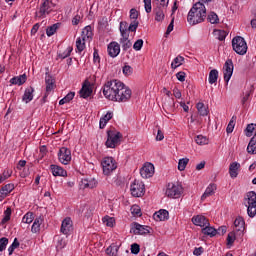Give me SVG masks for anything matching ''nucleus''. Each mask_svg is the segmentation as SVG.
Masks as SVG:
<instances>
[{"instance_id": "7c9ffc66", "label": "nucleus", "mask_w": 256, "mask_h": 256, "mask_svg": "<svg viewBox=\"0 0 256 256\" xmlns=\"http://www.w3.org/2000/svg\"><path fill=\"white\" fill-rule=\"evenodd\" d=\"M119 31L121 37H129V24L125 21L120 22Z\"/></svg>"}, {"instance_id": "680f3d73", "label": "nucleus", "mask_w": 256, "mask_h": 256, "mask_svg": "<svg viewBox=\"0 0 256 256\" xmlns=\"http://www.w3.org/2000/svg\"><path fill=\"white\" fill-rule=\"evenodd\" d=\"M144 3V9L146 11V13H151L152 11V6H151V0H143Z\"/></svg>"}, {"instance_id": "e2e57ef3", "label": "nucleus", "mask_w": 256, "mask_h": 256, "mask_svg": "<svg viewBox=\"0 0 256 256\" xmlns=\"http://www.w3.org/2000/svg\"><path fill=\"white\" fill-rule=\"evenodd\" d=\"M123 73L126 75V76H129V75H133V67L129 66V65H125L122 69Z\"/></svg>"}, {"instance_id": "4c0bfd02", "label": "nucleus", "mask_w": 256, "mask_h": 256, "mask_svg": "<svg viewBox=\"0 0 256 256\" xmlns=\"http://www.w3.org/2000/svg\"><path fill=\"white\" fill-rule=\"evenodd\" d=\"M183 61H185V58L181 55H178L171 63L172 69H177V67H181L183 65Z\"/></svg>"}, {"instance_id": "49530a36", "label": "nucleus", "mask_w": 256, "mask_h": 256, "mask_svg": "<svg viewBox=\"0 0 256 256\" xmlns=\"http://www.w3.org/2000/svg\"><path fill=\"white\" fill-rule=\"evenodd\" d=\"M188 164H189V158L180 159L178 162V171H185Z\"/></svg>"}, {"instance_id": "a19ab883", "label": "nucleus", "mask_w": 256, "mask_h": 256, "mask_svg": "<svg viewBox=\"0 0 256 256\" xmlns=\"http://www.w3.org/2000/svg\"><path fill=\"white\" fill-rule=\"evenodd\" d=\"M213 35L216 37V39H218V41H225L227 32L224 30H214Z\"/></svg>"}, {"instance_id": "79ce46f5", "label": "nucleus", "mask_w": 256, "mask_h": 256, "mask_svg": "<svg viewBox=\"0 0 256 256\" xmlns=\"http://www.w3.org/2000/svg\"><path fill=\"white\" fill-rule=\"evenodd\" d=\"M34 220H35V214H33V212H27L22 218V223H26L29 225L33 223Z\"/></svg>"}, {"instance_id": "20e7f679", "label": "nucleus", "mask_w": 256, "mask_h": 256, "mask_svg": "<svg viewBox=\"0 0 256 256\" xmlns=\"http://www.w3.org/2000/svg\"><path fill=\"white\" fill-rule=\"evenodd\" d=\"M244 205L247 207V214L249 217L253 218L256 215V193L255 191H250L246 194L244 199Z\"/></svg>"}, {"instance_id": "2f4dec72", "label": "nucleus", "mask_w": 256, "mask_h": 256, "mask_svg": "<svg viewBox=\"0 0 256 256\" xmlns=\"http://www.w3.org/2000/svg\"><path fill=\"white\" fill-rule=\"evenodd\" d=\"M81 38L86 41H87V39H93V28H91V26H86L82 30Z\"/></svg>"}, {"instance_id": "ddd939ff", "label": "nucleus", "mask_w": 256, "mask_h": 256, "mask_svg": "<svg viewBox=\"0 0 256 256\" xmlns=\"http://www.w3.org/2000/svg\"><path fill=\"white\" fill-rule=\"evenodd\" d=\"M140 175L143 179H149L155 175V166L151 163H145L140 169Z\"/></svg>"}, {"instance_id": "f257e3e1", "label": "nucleus", "mask_w": 256, "mask_h": 256, "mask_svg": "<svg viewBox=\"0 0 256 256\" xmlns=\"http://www.w3.org/2000/svg\"><path fill=\"white\" fill-rule=\"evenodd\" d=\"M103 95L109 101H117L118 103H126L131 99V89L127 88L123 82L117 79L105 82Z\"/></svg>"}, {"instance_id": "9b49d317", "label": "nucleus", "mask_w": 256, "mask_h": 256, "mask_svg": "<svg viewBox=\"0 0 256 256\" xmlns=\"http://www.w3.org/2000/svg\"><path fill=\"white\" fill-rule=\"evenodd\" d=\"M233 69H234L233 60L231 59L226 60L223 66L224 81L226 85H229V81H231V77H233Z\"/></svg>"}, {"instance_id": "f8f14e48", "label": "nucleus", "mask_w": 256, "mask_h": 256, "mask_svg": "<svg viewBox=\"0 0 256 256\" xmlns=\"http://www.w3.org/2000/svg\"><path fill=\"white\" fill-rule=\"evenodd\" d=\"M149 229H151L149 226L134 222L131 224L130 233H133L134 235H149V233H151Z\"/></svg>"}, {"instance_id": "864d4df0", "label": "nucleus", "mask_w": 256, "mask_h": 256, "mask_svg": "<svg viewBox=\"0 0 256 256\" xmlns=\"http://www.w3.org/2000/svg\"><path fill=\"white\" fill-rule=\"evenodd\" d=\"M131 213L134 217H141V207L139 205H133L131 207Z\"/></svg>"}, {"instance_id": "a878e982", "label": "nucleus", "mask_w": 256, "mask_h": 256, "mask_svg": "<svg viewBox=\"0 0 256 256\" xmlns=\"http://www.w3.org/2000/svg\"><path fill=\"white\" fill-rule=\"evenodd\" d=\"M43 224V217L39 216L34 219V222L31 227L33 233H39L41 231V225Z\"/></svg>"}, {"instance_id": "c03bdc74", "label": "nucleus", "mask_w": 256, "mask_h": 256, "mask_svg": "<svg viewBox=\"0 0 256 256\" xmlns=\"http://www.w3.org/2000/svg\"><path fill=\"white\" fill-rule=\"evenodd\" d=\"M11 207H7V209L4 211V217L1 221L2 225H5V223H8V221H11Z\"/></svg>"}, {"instance_id": "de8ad7c7", "label": "nucleus", "mask_w": 256, "mask_h": 256, "mask_svg": "<svg viewBox=\"0 0 256 256\" xmlns=\"http://www.w3.org/2000/svg\"><path fill=\"white\" fill-rule=\"evenodd\" d=\"M195 141L197 145H208L209 144V139L203 135H198L195 138Z\"/></svg>"}, {"instance_id": "8fccbe9b", "label": "nucleus", "mask_w": 256, "mask_h": 256, "mask_svg": "<svg viewBox=\"0 0 256 256\" xmlns=\"http://www.w3.org/2000/svg\"><path fill=\"white\" fill-rule=\"evenodd\" d=\"M73 51V47H68L64 52L58 53V58L59 59H67L71 55Z\"/></svg>"}, {"instance_id": "a18cd8bd", "label": "nucleus", "mask_w": 256, "mask_h": 256, "mask_svg": "<svg viewBox=\"0 0 256 256\" xmlns=\"http://www.w3.org/2000/svg\"><path fill=\"white\" fill-rule=\"evenodd\" d=\"M235 123H237V117L233 116L230 120V122L227 125L226 128V132L229 133H233V129H235Z\"/></svg>"}, {"instance_id": "f704fd0d", "label": "nucleus", "mask_w": 256, "mask_h": 256, "mask_svg": "<svg viewBox=\"0 0 256 256\" xmlns=\"http://www.w3.org/2000/svg\"><path fill=\"white\" fill-rule=\"evenodd\" d=\"M85 38L78 37L76 39V51L77 53H83L85 51Z\"/></svg>"}, {"instance_id": "4be33fe9", "label": "nucleus", "mask_w": 256, "mask_h": 256, "mask_svg": "<svg viewBox=\"0 0 256 256\" xmlns=\"http://www.w3.org/2000/svg\"><path fill=\"white\" fill-rule=\"evenodd\" d=\"M45 83H46V93H50L55 89V79H53V76L49 73H46L45 77Z\"/></svg>"}, {"instance_id": "4468645a", "label": "nucleus", "mask_w": 256, "mask_h": 256, "mask_svg": "<svg viewBox=\"0 0 256 256\" xmlns=\"http://www.w3.org/2000/svg\"><path fill=\"white\" fill-rule=\"evenodd\" d=\"M60 232L63 235H71L73 232V220L71 218L66 217L61 224Z\"/></svg>"}, {"instance_id": "412c9836", "label": "nucleus", "mask_w": 256, "mask_h": 256, "mask_svg": "<svg viewBox=\"0 0 256 256\" xmlns=\"http://www.w3.org/2000/svg\"><path fill=\"white\" fill-rule=\"evenodd\" d=\"M81 183L84 189H95L97 187V180L95 178H84Z\"/></svg>"}, {"instance_id": "0e129e2a", "label": "nucleus", "mask_w": 256, "mask_h": 256, "mask_svg": "<svg viewBox=\"0 0 256 256\" xmlns=\"http://www.w3.org/2000/svg\"><path fill=\"white\" fill-rule=\"evenodd\" d=\"M47 155V146H41L39 149V159H44Z\"/></svg>"}, {"instance_id": "774afa93", "label": "nucleus", "mask_w": 256, "mask_h": 256, "mask_svg": "<svg viewBox=\"0 0 256 256\" xmlns=\"http://www.w3.org/2000/svg\"><path fill=\"white\" fill-rule=\"evenodd\" d=\"M103 221L106 223L107 227H113V225H115V219L111 217L104 218Z\"/></svg>"}, {"instance_id": "e433bc0d", "label": "nucleus", "mask_w": 256, "mask_h": 256, "mask_svg": "<svg viewBox=\"0 0 256 256\" xmlns=\"http://www.w3.org/2000/svg\"><path fill=\"white\" fill-rule=\"evenodd\" d=\"M91 93H93V90H91L87 85H84L79 91L80 97H82V99H87V97H91Z\"/></svg>"}, {"instance_id": "393cba45", "label": "nucleus", "mask_w": 256, "mask_h": 256, "mask_svg": "<svg viewBox=\"0 0 256 256\" xmlns=\"http://www.w3.org/2000/svg\"><path fill=\"white\" fill-rule=\"evenodd\" d=\"M33 93H35V89L33 87L26 88L22 97V101H25L26 103H31V101H33Z\"/></svg>"}, {"instance_id": "2eb2a0df", "label": "nucleus", "mask_w": 256, "mask_h": 256, "mask_svg": "<svg viewBox=\"0 0 256 256\" xmlns=\"http://www.w3.org/2000/svg\"><path fill=\"white\" fill-rule=\"evenodd\" d=\"M108 55L109 57H112V59H115L121 53V45H119L117 42H111L108 44L107 47Z\"/></svg>"}, {"instance_id": "a211bd4d", "label": "nucleus", "mask_w": 256, "mask_h": 256, "mask_svg": "<svg viewBox=\"0 0 256 256\" xmlns=\"http://www.w3.org/2000/svg\"><path fill=\"white\" fill-rule=\"evenodd\" d=\"M50 171L54 177H67V170L59 165L51 164Z\"/></svg>"}, {"instance_id": "bb28decb", "label": "nucleus", "mask_w": 256, "mask_h": 256, "mask_svg": "<svg viewBox=\"0 0 256 256\" xmlns=\"http://www.w3.org/2000/svg\"><path fill=\"white\" fill-rule=\"evenodd\" d=\"M120 44L122 45L123 51H128V49L133 47V43L129 40V36H122L120 38Z\"/></svg>"}, {"instance_id": "13d9d810", "label": "nucleus", "mask_w": 256, "mask_h": 256, "mask_svg": "<svg viewBox=\"0 0 256 256\" xmlns=\"http://www.w3.org/2000/svg\"><path fill=\"white\" fill-rule=\"evenodd\" d=\"M133 49L135 51H141V49H143V39H138L134 45H133Z\"/></svg>"}, {"instance_id": "72a5a7b5", "label": "nucleus", "mask_w": 256, "mask_h": 256, "mask_svg": "<svg viewBox=\"0 0 256 256\" xmlns=\"http://www.w3.org/2000/svg\"><path fill=\"white\" fill-rule=\"evenodd\" d=\"M217 79H219V71H217V69L211 70L208 76V82L210 83V85L217 83Z\"/></svg>"}, {"instance_id": "6e6552de", "label": "nucleus", "mask_w": 256, "mask_h": 256, "mask_svg": "<svg viewBox=\"0 0 256 256\" xmlns=\"http://www.w3.org/2000/svg\"><path fill=\"white\" fill-rule=\"evenodd\" d=\"M104 175H111L112 171L117 169V162L113 157H105L101 162Z\"/></svg>"}, {"instance_id": "1a4fd4ad", "label": "nucleus", "mask_w": 256, "mask_h": 256, "mask_svg": "<svg viewBox=\"0 0 256 256\" xmlns=\"http://www.w3.org/2000/svg\"><path fill=\"white\" fill-rule=\"evenodd\" d=\"M130 191L133 197H143L145 195V184L142 181L134 180L130 186Z\"/></svg>"}, {"instance_id": "6ab92c4d", "label": "nucleus", "mask_w": 256, "mask_h": 256, "mask_svg": "<svg viewBox=\"0 0 256 256\" xmlns=\"http://www.w3.org/2000/svg\"><path fill=\"white\" fill-rule=\"evenodd\" d=\"M215 191H217V184H214V183L209 184L205 192L201 196V201H205L207 197H211L215 195Z\"/></svg>"}, {"instance_id": "09e8293b", "label": "nucleus", "mask_w": 256, "mask_h": 256, "mask_svg": "<svg viewBox=\"0 0 256 256\" xmlns=\"http://www.w3.org/2000/svg\"><path fill=\"white\" fill-rule=\"evenodd\" d=\"M7 245H9V238L7 237L0 238V253H3V251L7 249Z\"/></svg>"}, {"instance_id": "052dcab7", "label": "nucleus", "mask_w": 256, "mask_h": 256, "mask_svg": "<svg viewBox=\"0 0 256 256\" xmlns=\"http://www.w3.org/2000/svg\"><path fill=\"white\" fill-rule=\"evenodd\" d=\"M139 251H141V246H139V244L134 243L131 245V253H133V255H139Z\"/></svg>"}, {"instance_id": "f3484780", "label": "nucleus", "mask_w": 256, "mask_h": 256, "mask_svg": "<svg viewBox=\"0 0 256 256\" xmlns=\"http://www.w3.org/2000/svg\"><path fill=\"white\" fill-rule=\"evenodd\" d=\"M192 223L193 225H196L197 227H206V225H210L209 219L203 215H196L192 217Z\"/></svg>"}, {"instance_id": "37998d69", "label": "nucleus", "mask_w": 256, "mask_h": 256, "mask_svg": "<svg viewBox=\"0 0 256 256\" xmlns=\"http://www.w3.org/2000/svg\"><path fill=\"white\" fill-rule=\"evenodd\" d=\"M207 20L209 21V23H211L212 25H215L217 23H219V16L217 15V13L215 12H210L208 14Z\"/></svg>"}, {"instance_id": "3c124183", "label": "nucleus", "mask_w": 256, "mask_h": 256, "mask_svg": "<svg viewBox=\"0 0 256 256\" xmlns=\"http://www.w3.org/2000/svg\"><path fill=\"white\" fill-rule=\"evenodd\" d=\"M19 245H20L19 240H17V238H15L13 243L8 248L9 255H13V252L15 251V249H17L19 247Z\"/></svg>"}, {"instance_id": "39448f33", "label": "nucleus", "mask_w": 256, "mask_h": 256, "mask_svg": "<svg viewBox=\"0 0 256 256\" xmlns=\"http://www.w3.org/2000/svg\"><path fill=\"white\" fill-rule=\"evenodd\" d=\"M55 11V3L53 0H42L39 11L36 12V17L39 19H45L47 15Z\"/></svg>"}, {"instance_id": "c9c22d12", "label": "nucleus", "mask_w": 256, "mask_h": 256, "mask_svg": "<svg viewBox=\"0 0 256 256\" xmlns=\"http://www.w3.org/2000/svg\"><path fill=\"white\" fill-rule=\"evenodd\" d=\"M247 152L250 155H256V136H253L248 144Z\"/></svg>"}, {"instance_id": "7ed1b4c3", "label": "nucleus", "mask_w": 256, "mask_h": 256, "mask_svg": "<svg viewBox=\"0 0 256 256\" xmlns=\"http://www.w3.org/2000/svg\"><path fill=\"white\" fill-rule=\"evenodd\" d=\"M121 139H123V134L115 130H109L107 132L106 147L107 149H115L118 145H121Z\"/></svg>"}, {"instance_id": "423d86ee", "label": "nucleus", "mask_w": 256, "mask_h": 256, "mask_svg": "<svg viewBox=\"0 0 256 256\" xmlns=\"http://www.w3.org/2000/svg\"><path fill=\"white\" fill-rule=\"evenodd\" d=\"M232 48L237 55H246L247 49L249 47L247 46V42L245 41V38L241 36H236L232 39Z\"/></svg>"}, {"instance_id": "bf43d9fd", "label": "nucleus", "mask_w": 256, "mask_h": 256, "mask_svg": "<svg viewBox=\"0 0 256 256\" xmlns=\"http://www.w3.org/2000/svg\"><path fill=\"white\" fill-rule=\"evenodd\" d=\"M235 232H230L227 236V245H233V243H235Z\"/></svg>"}, {"instance_id": "473e14b6", "label": "nucleus", "mask_w": 256, "mask_h": 256, "mask_svg": "<svg viewBox=\"0 0 256 256\" xmlns=\"http://www.w3.org/2000/svg\"><path fill=\"white\" fill-rule=\"evenodd\" d=\"M196 109L202 117H206V115H209V110H207V107H205V104L203 102H198L196 104Z\"/></svg>"}, {"instance_id": "b1692460", "label": "nucleus", "mask_w": 256, "mask_h": 256, "mask_svg": "<svg viewBox=\"0 0 256 256\" xmlns=\"http://www.w3.org/2000/svg\"><path fill=\"white\" fill-rule=\"evenodd\" d=\"M234 230L239 233H243L245 231V220L242 217H238L234 221Z\"/></svg>"}, {"instance_id": "5fc2aeb1", "label": "nucleus", "mask_w": 256, "mask_h": 256, "mask_svg": "<svg viewBox=\"0 0 256 256\" xmlns=\"http://www.w3.org/2000/svg\"><path fill=\"white\" fill-rule=\"evenodd\" d=\"M256 124H248L246 127V137H251L253 135V132L255 131Z\"/></svg>"}, {"instance_id": "dca6fc26", "label": "nucleus", "mask_w": 256, "mask_h": 256, "mask_svg": "<svg viewBox=\"0 0 256 256\" xmlns=\"http://www.w3.org/2000/svg\"><path fill=\"white\" fill-rule=\"evenodd\" d=\"M15 190V184L9 183L1 187L0 189V201H3V199H6V197H9L12 191Z\"/></svg>"}, {"instance_id": "6e6d98bb", "label": "nucleus", "mask_w": 256, "mask_h": 256, "mask_svg": "<svg viewBox=\"0 0 256 256\" xmlns=\"http://www.w3.org/2000/svg\"><path fill=\"white\" fill-rule=\"evenodd\" d=\"M137 27H139V21L133 20L128 26V31L135 33V31H137Z\"/></svg>"}, {"instance_id": "aec40b11", "label": "nucleus", "mask_w": 256, "mask_h": 256, "mask_svg": "<svg viewBox=\"0 0 256 256\" xmlns=\"http://www.w3.org/2000/svg\"><path fill=\"white\" fill-rule=\"evenodd\" d=\"M241 169V164L239 162H232L229 166V175L231 179H236L239 175V170Z\"/></svg>"}, {"instance_id": "f03ea898", "label": "nucleus", "mask_w": 256, "mask_h": 256, "mask_svg": "<svg viewBox=\"0 0 256 256\" xmlns=\"http://www.w3.org/2000/svg\"><path fill=\"white\" fill-rule=\"evenodd\" d=\"M207 17V8L201 2L195 3L188 12L187 21L189 25H199Z\"/></svg>"}, {"instance_id": "4d7b16f0", "label": "nucleus", "mask_w": 256, "mask_h": 256, "mask_svg": "<svg viewBox=\"0 0 256 256\" xmlns=\"http://www.w3.org/2000/svg\"><path fill=\"white\" fill-rule=\"evenodd\" d=\"M252 93H253V86H250L249 90L246 91L244 97L242 98V105H245V103L249 101V97H251Z\"/></svg>"}, {"instance_id": "9d476101", "label": "nucleus", "mask_w": 256, "mask_h": 256, "mask_svg": "<svg viewBox=\"0 0 256 256\" xmlns=\"http://www.w3.org/2000/svg\"><path fill=\"white\" fill-rule=\"evenodd\" d=\"M58 160L62 165L71 163V150L67 147H61L58 151Z\"/></svg>"}, {"instance_id": "ea45409f", "label": "nucleus", "mask_w": 256, "mask_h": 256, "mask_svg": "<svg viewBox=\"0 0 256 256\" xmlns=\"http://www.w3.org/2000/svg\"><path fill=\"white\" fill-rule=\"evenodd\" d=\"M106 253L109 256H117V253H119V246L117 244H112L106 249Z\"/></svg>"}, {"instance_id": "603ef678", "label": "nucleus", "mask_w": 256, "mask_h": 256, "mask_svg": "<svg viewBox=\"0 0 256 256\" xmlns=\"http://www.w3.org/2000/svg\"><path fill=\"white\" fill-rule=\"evenodd\" d=\"M93 63L94 65H99L101 63V57L99 56V50L97 48H94Z\"/></svg>"}, {"instance_id": "58836bf2", "label": "nucleus", "mask_w": 256, "mask_h": 256, "mask_svg": "<svg viewBox=\"0 0 256 256\" xmlns=\"http://www.w3.org/2000/svg\"><path fill=\"white\" fill-rule=\"evenodd\" d=\"M60 26H61V24L56 23V24H53L52 26L48 27L46 29L47 37H53V35H55V33H57V29H59Z\"/></svg>"}, {"instance_id": "69168bd1", "label": "nucleus", "mask_w": 256, "mask_h": 256, "mask_svg": "<svg viewBox=\"0 0 256 256\" xmlns=\"http://www.w3.org/2000/svg\"><path fill=\"white\" fill-rule=\"evenodd\" d=\"M137 17H139V12L137 11V9L132 8L130 10V19H133V21H137Z\"/></svg>"}, {"instance_id": "5701e85b", "label": "nucleus", "mask_w": 256, "mask_h": 256, "mask_svg": "<svg viewBox=\"0 0 256 256\" xmlns=\"http://www.w3.org/2000/svg\"><path fill=\"white\" fill-rule=\"evenodd\" d=\"M153 218L155 221H167V219H169V211L159 210L158 212L154 213Z\"/></svg>"}, {"instance_id": "0eeeda50", "label": "nucleus", "mask_w": 256, "mask_h": 256, "mask_svg": "<svg viewBox=\"0 0 256 256\" xmlns=\"http://www.w3.org/2000/svg\"><path fill=\"white\" fill-rule=\"evenodd\" d=\"M181 193H183V186H181L179 183L168 184L166 189L167 197H170L171 199H179V197H181Z\"/></svg>"}, {"instance_id": "c85d7f7f", "label": "nucleus", "mask_w": 256, "mask_h": 256, "mask_svg": "<svg viewBox=\"0 0 256 256\" xmlns=\"http://www.w3.org/2000/svg\"><path fill=\"white\" fill-rule=\"evenodd\" d=\"M27 81V75L23 74L10 79L11 85H23Z\"/></svg>"}, {"instance_id": "c756f323", "label": "nucleus", "mask_w": 256, "mask_h": 256, "mask_svg": "<svg viewBox=\"0 0 256 256\" xmlns=\"http://www.w3.org/2000/svg\"><path fill=\"white\" fill-rule=\"evenodd\" d=\"M203 235H207L208 237H215L217 235V229L210 227V225H206L202 228Z\"/></svg>"}, {"instance_id": "cd10ccee", "label": "nucleus", "mask_w": 256, "mask_h": 256, "mask_svg": "<svg viewBox=\"0 0 256 256\" xmlns=\"http://www.w3.org/2000/svg\"><path fill=\"white\" fill-rule=\"evenodd\" d=\"M155 21L161 22L165 19V13L163 12V6H157L154 8Z\"/></svg>"}, {"instance_id": "338daca9", "label": "nucleus", "mask_w": 256, "mask_h": 256, "mask_svg": "<svg viewBox=\"0 0 256 256\" xmlns=\"http://www.w3.org/2000/svg\"><path fill=\"white\" fill-rule=\"evenodd\" d=\"M187 77V74H185V72L180 71L176 74V79H178V81H180L181 83H183V81H185V78Z\"/></svg>"}]
</instances>
